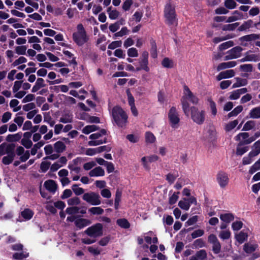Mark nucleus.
I'll use <instances>...</instances> for the list:
<instances>
[{"label": "nucleus", "mask_w": 260, "mask_h": 260, "mask_svg": "<svg viewBox=\"0 0 260 260\" xmlns=\"http://www.w3.org/2000/svg\"><path fill=\"white\" fill-rule=\"evenodd\" d=\"M113 123L119 127H125L128 122V115L119 106L113 107L111 112Z\"/></svg>", "instance_id": "obj_1"}, {"label": "nucleus", "mask_w": 260, "mask_h": 260, "mask_svg": "<svg viewBox=\"0 0 260 260\" xmlns=\"http://www.w3.org/2000/svg\"><path fill=\"white\" fill-rule=\"evenodd\" d=\"M77 31L73 34V40L78 46H82L88 42L89 38L82 23L77 25Z\"/></svg>", "instance_id": "obj_2"}, {"label": "nucleus", "mask_w": 260, "mask_h": 260, "mask_svg": "<svg viewBox=\"0 0 260 260\" xmlns=\"http://www.w3.org/2000/svg\"><path fill=\"white\" fill-rule=\"evenodd\" d=\"M85 234L89 236L96 238L103 235V226L101 223H96L88 228L84 232Z\"/></svg>", "instance_id": "obj_3"}, {"label": "nucleus", "mask_w": 260, "mask_h": 260, "mask_svg": "<svg viewBox=\"0 0 260 260\" xmlns=\"http://www.w3.org/2000/svg\"><path fill=\"white\" fill-rule=\"evenodd\" d=\"M191 117L192 120L196 123L202 124L205 119V112L204 110L199 111L197 107H191L190 108Z\"/></svg>", "instance_id": "obj_4"}, {"label": "nucleus", "mask_w": 260, "mask_h": 260, "mask_svg": "<svg viewBox=\"0 0 260 260\" xmlns=\"http://www.w3.org/2000/svg\"><path fill=\"white\" fill-rule=\"evenodd\" d=\"M164 13L167 24L169 25H173L176 21V13L175 8L172 7L171 4L166 5Z\"/></svg>", "instance_id": "obj_5"}, {"label": "nucleus", "mask_w": 260, "mask_h": 260, "mask_svg": "<svg viewBox=\"0 0 260 260\" xmlns=\"http://www.w3.org/2000/svg\"><path fill=\"white\" fill-rule=\"evenodd\" d=\"M148 57L149 53L147 51H144L142 53L141 56L138 59L139 66L136 68V71L144 70L148 72L150 71V68L148 67Z\"/></svg>", "instance_id": "obj_6"}, {"label": "nucleus", "mask_w": 260, "mask_h": 260, "mask_svg": "<svg viewBox=\"0 0 260 260\" xmlns=\"http://www.w3.org/2000/svg\"><path fill=\"white\" fill-rule=\"evenodd\" d=\"M83 200L91 205H99L101 204L100 195L94 192L85 193L82 196Z\"/></svg>", "instance_id": "obj_7"}, {"label": "nucleus", "mask_w": 260, "mask_h": 260, "mask_svg": "<svg viewBox=\"0 0 260 260\" xmlns=\"http://www.w3.org/2000/svg\"><path fill=\"white\" fill-rule=\"evenodd\" d=\"M168 118L171 127L176 128V125L180 122V118L176 107H172L170 108L168 113Z\"/></svg>", "instance_id": "obj_8"}, {"label": "nucleus", "mask_w": 260, "mask_h": 260, "mask_svg": "<svg viewBox=\"0 0 260 260\" xmlns=\"http://www.w3.org/2000/svg\"><path fill=\"white\" fill-rule=\"evenodd\" d=\"M216 180L221 188H225L229 182L228 174L224 171H219L216 175Z\"/></svg>", "instance_id": "obj_9"}, {"label": "nucleus", "mask_w": 260, "mask_h": 260, "mask_svg": "<svg viewBox=\"0 0 260 260\" xmlns=\"http://www.w3.org/2000/svg\"><path fill=\"white\" fill-rule=\"evenodd\" d=\"M243 48L240 46H236L227 52L228 55L224 57V60H228L237 58L241 56Z\"/></svg>", "instance_id": "obj_10"}, {"label": "nucleus", "mask_w": 260, "mask_h": 260, "mask_svg": "<svg viewBox=\"0 0 260 260\" xmlns=\"http://www.w3.org/2000/svg\"><path fill=\"white\" fill-rule=\"evenodd\" d=\"M45 188L50 192L54 194L57 189V184L53 180H48L44 182Z\"/></svg>", "instance_id": "obj_11"}, {"label": "nucleus", "mask_w": 260, "mask_h": 260, "mask_svg": "<svg viewBox=\"0 0 260 260\" xmlns=\"http://www.w3.org/2000/svg\"><path fill=\"white\" fill-rule=\"evenodd\" d=\"M91 223V221L90 220L85 218H78L75 221V226L80 230L90 225Z\"/></svg>", "instance_id": "obj_12"}, {"label": "nucleus", "mask_w": 260, "mask_h": 260, "mask_svg": "<svg viewBox=\"0 0 260 260\" xmlns=\"http://www.w3.org/2000/svg\"><path fill=\"white\" fill-rule=\"evenodd\" d=\"M257 39H260V35L256 34H251L242 36L239 38V41L241 42H251Z\"/></svg>", "instance_id": "obj_13"}, {"label": "nucleus", "mask_w": 260, "mask_h": 260, "mask_svg": "<svg viewBox=\"0 0 260 260\" xmlns=\"http://www.w3.org/2000/svg\"><path fill=\"white\" fill-rule=\"evenodd\" d=\"M89 175L90 177L103 176L105 171L101 167H96L89 172Z\"/></svg>", "instance_id": "obj_14"}, {"label": "nucleus", "mask_w": 260, "mask_h": 260, "mask_svg": "<svg viewBox=\"0 0 260 260\" xmlns=\"http://www.w3.org/2000/svg\"><path fill=\"white\" fill-rule=\"evenodd\" d=\"M188 101V99L185 95H183L181 99L183 111L184 114L187 116H188L189 111L190 110L189 109V105Z\"/></svg>", "instance_id": "obj_15"}, {"label": "nucleus", "mask_w": 260, "mask_h": 260, "mask_svg": "<svg viewBox=\"0 0 260 260\" xmlns=\"http://www.w3.org/2000/svg\"><path fill=\"white\" fill-rule=\"evenodd\" d=\"M46 86L44 83V80L42 78L37 79L35 85L32 87L31 89L32 92H36L38 91L40 88L44 87Z\"/></svg>", "instance_id": "obj_16"}, {"label": "nucleus", "mask_w": 260, "mask_h": 260, "mask_svg": "<svg viewBox=\"0 0 260 260\" xmlns=\"http://www.w3.org/2000/svg\"><path fill=\"white\" fill-rule=\"evenodd\" d=\"M207 101L209 103V107L211 110L212 115L213 116H215L217 113V110L215 102L212 100L211 97H207Z\"/></svg>", "instance_id": "obj_17"}, {"label": "nucleus", "mask_w": 260, "mask_h": 260, "mask_svg": "<svg viewBox=\"0 0 260 260\" xmlns=\"http://www.w3.org/2000/svg\"><path fill=\"white\" fill-rule=\"evenodd\" d=\"M150 44L151 46L150 48V55L153 58H156L157 57V46L155 41L151 38L150 40Z\"/></svg>", "instance_id": "obj_18"}, {"label": "nucleus", "mask_w": 260, "mask_h": 260, "mask_svg": "<svg viewBox=\"0 0 260 260\" xmlns=\"http://www.w3.org/2000/svg\"><path fill=\"white\" fill-rule=\"evenodd\" d=\"M22 133L19 132L17 134L8 135L6 137V141L9 142L19 141L22 137Z\"/></svg>", "instance_id": "obj_19"}, {"label": "nucleus", "mask_w": 260, "mask_h": 260, "mask_svg": "<svg viewBox=\"0 0 260 260\" xmlns=\"http://www.w3.org/2000/svg\"><path fill=\"white\" fill-rule=\"evenodd\" d=\"M253 24H254L253 21L251 19H249L246 21H244L243 24L238 28V30L239 31H245L252 27Z\"/></svg>", "instance_id": "obj_20"}, {"label": "nucleus", "mask_w": 260, "mask_h": 260, "mask_svg": "<svg viewBox=\"0 0 260 260\" xmlns=\"http://www.w3.org/2000/svg\"><path fill=\"white\" fill-rule=\"evenodd\" d=\"M54 147L55 151L58 153L63 152L66 149V145L60 141H58L55 143L54 144Z\"/></svg>", "instance_id": "obj_21"}, {"label": "nucleus", "mask_w": 260, "mask_h": 260, "mask_svg": "<svg viewBox=\"0 0 260 260\" xmlns=\"http://www.w3.org/2000/svg\"><path fill=\"white\" fill-rule=\"evenodd\" d=\"M220 219L224 222L230 223L234 219V216L231 213L221 214L220 215Z\"/></svg>", "instance_id": "obj_22"}, {"label": "nucleus", "mask_w": 260, "mask_h": 260, "mask_svg": "<svg viewBox=\"0 0 260 260\" xmlns=\"http://www.w3.org/2000/svg\"><path fill=\"white\" fill-rule=\"evenodd\" d=\"M257 246L256 244L253 245L247 243L243 245V250L246 253L250 254L256 250Z\"/></svg>", "instance_id": "obj_23"}, {"label": "nucleus", "mask_w": 260, "mask_h": 260, "mask_svg": "<svg viewBox=\"0 0 260 260\" xmlns=\"http://www.w3.org/2000/svg\"><path fill=\"white\" fill-rule=\"evenodd\" d=\"M21 216L26 220H30L33 216L34 213L30 209L26 208L21 212Z\"/></svg>", "instance_id": "obj_24"}, {"label": "nucleus", "mask_w": 260, "mask_h": 260, "mask_svg": "<svg viewBox=\"0 0 260 260\" xmlns=\"http://www.w3.org/2000/svg\"><path fill=\"white\" fill-rule=\"evenodd\" d=\"M236 240L240 243L242 244L245 241H247L248 235L244 233L243 231H241L238 234L235 236Z\"/></svg>", "instance_id": "obj_25"}, {"label": "nucleus", "mask_w": 260, "mask_h": 260, "mask_svg": "<svg viewBox=\"0 0 260 260\" xmlns=\"http://www.w3.org/2000/svg\"><path fill=\"white\" fill-rule=\"evenodd\" d=\"M116 223L120 227L125 229H128L131 226L129 222L125 218H120L117 219Z\"/></svg>", "instance_id": "obj_26"}, {"label": "nucleus", "mask_w": 260, "mask_h": 260, "mask_svg": "<svg viewBox=\"0 0 260 260\" xmlns=\"http://www.w3.org/2000/svg\"><path fill=\"white\" fill-rule=\"evenodd\" d=\"M100 129L99 126L95 125H87L83 129V133L85 134L88 135L91 132H95Z\"/></svg>", "instance_id": "obj_27"}, {"label": "nucleus", "mask_w": 260, "mask_h": 260, "mask_svg": "<svg viewBox=\"0 0 260 260\" xmlns=\"http://www.w3.org/2000/svg\"><path fill=\"white\" fill-rule=\"evenodd\" d=\"M237 82L233 84L232 88L239 87L243 86H245L248 83V81L246 79H242L241 78H236Z\"/></svg>", "instance_id": "obj_28"}, {"label": "nucleus", "mask_w": 260, "mask_h": 260, "mask_svg": "<svg viewBox=\"0 0 260 260\" xmlns=\"http://www.w3.org/2000/svg\"><path fill=\"white\" fill-rule=\"evenodd\" d=\"M258 60V55L255 54H252L250 55H246L242 59L239 60L240 62H245V61H256Z\"/></svg>", "instance_id": "obj_29"}, {"label": "nucleus", "mask_w": 260, "mask_h": 260, "mask_svg": "<svg viewBox=\"0 0 260 260\" xmlns=\"http://www.w3.org/2000/svg\"><path fill=\"white\" fill-rule=\"evenodd\" d=\"M250 117L251 118H260V107H255L252 109L249 112Z\"/></svg>", "instance_id": "obj_30"}, {"label": "nucleus", "mask_w": 260, "mask_h": 260, "mask_svg": "<svg viewBox=\"0 0 260 260\" xmlns=\"http://www.w3.org/2000/svg\"><path fill=\"white\" fill-rule=\"evenodd\" d=\"M242 110H243L242 106H241V105L238 106L228 114V116L229 118H230L233 116H236L240 113H241L242 111Z\"/></svg>", "instance_id": "obj_31"}, {"label": "nucleus", "mask_w": 260, "mask_h": 260, "mask_svg": "<svg viewBox=\"0 0 260 260\" xmlns=\"http://www.w3.org/2000/svg\"><path fill=\"white\" fill-rule=\"evenodd\" d=\"M242 145H240V143L238 144L236 149V154L237 155L241 156L248 150L249 147L248 146L241 147Z\"/></svg>", "instance_id": "obj_32"}, {"label": "nucleus", "mask_w": 260, "mask_h": 260, "mask_svg": "<svg viewBox=\"0 0 260 260\" xmlns=\"http://www.w3.org/2000/svg\"><path fill=\"white\" fill-rule=\"evenodd\" d=\"M161 64L164 67L168 69L172 68L174 66L173 61L168 57H165L162 59Z\"/></svg>", "instance_id": "obj_33"}, {"label": "nucleus", "mask_w": 260, "mask_h": 260, "mask_svg": "<svg viewBox=\"0 0 260 260\" xmlns=\"http://www.w3.org/2000/svg\"><path fill=\"white\" fill-rule=\"evenodd\" d=\"M239 25V22H236L232 24H228L223 25L222 26V30L223 31L226 30H234Z\"/></svg>", "instance_id": "obj_34"}, {"label": "nucleus", "mask_w": 260, "mask_h": 260, "mask_svg": "<svg viewBox=\"0 0 260 260\" xmlns=\"http://www.w3.org/2000/svg\"><path fill=\"white\" fill-rule=\"evenodd\" d=\"M188 101L193 104H197L199 102V99L197 96L194 95L191 91H189V93L185 95Z\"/></svg>", "instance_id": "obj_35"}, {"label": "nucleus", "mask_w": 260, "mask_h": 260, "mask_svg": "<svg viewBox=\"0 0 260 260\" xmlns=\"http://www.w3.org/2000/svg\"><path fill=\"white\" fill-rule=\"evenodd\" d=\"M88 211L93 215H101L104 213V210L100 207H91Z\"/></svg>", "instance_id": "obj_36"}, {"label": "nucleus", "mask_w": 260, "mask_h": 260, "mask_svg": "<svg viewBox=\"0 0 260 260\" xmlns=\"http://www.w3.org/2000/svg\"><path fill=\"white\" fill-rule=\"evenodd\" d=\"M155 137L153 134L150 132H147L145 133V140L148 143H153L155 141Z\"/></svg>", "instance_id": "obj_37"}, {"label": "nucleus", "mask_w": 260, "mask_h": 260, "mask_svg": "<svg viewBox=\"0 0 260 260\" xmlns=\"http://www.w3.org/2000/svg\"><path fill=\"white\" fill-rule=\"evenodd\" d=\"M255 125V122L253 120H249L247 121L243 126L242 131H247L252 129Z\"/></svg>", "instance_id": "obj_38"}, {"label": "nucleus", "mask_w": 260, "mask_h": 260, "mask_svg": "<svg viewBox=\"0 0 260 260\" xmlns=\"http://www.w3.org/2000/svg\"><path fill=\"white\" fill-rule=\"evenodd\" d=\"M128 31L129 30L126 27H123L121 28L119 31H118L114 34L113 38L116 39L117 37H121L127 34Z\"/></svg>", "instance_id": "obj_39"}, {"label": "nucleus", "mask_w": 260, "mask_h": 260, "mask_svg": "<svg viewBox=\"0 0 260 260\" xmlns=\"http://www.w3.org/2000/svg\"><path fill=\"white\" fill-rule=\"evenodd\" d=\"M72 189L76 196L81 195L84 192V189L81 187H79L78 185L76 184L72 185Z\"/></svg>", "instance_id": "obj_40"}, {"label": "nucleus", "mask_w": 260, "mask_h": 260, "mask_svg": "<svg viewBox=\"0 0 260 260\" xmlns=\"http://www.w3.org/2000/svg\"><path fill=\"white\" fill-rule=\"evenodd\" d=\"M234 46V42L232 41H229L226 42L221 44L219 46V50L220 51L224 50L231 47Z\"/></svg>", "instance_id": "obj_41"}, {"label": "nucleus", "mask_w": 260, "mask_h": 260, "mask_svg": "<svg viewBox=\"0 0 260 260\" xmlns=\"http://www.w3.org/2000/svg\"><path fill=\"white\" fill-rule=\"evenodd\" d=\"M72 121L73 116L69 113L66 114L63 117H61L59 119V121L63 123L72 122Z\"/></svg>", "instance_id": "obj_42"}, {"label": "nucleus", "mask_w": 260, "mask_h": 260, "mask_svg": "<svg viewBox=\"0 0 260 260\" xmlns=\"http://www.w3.org/2000/svg\"><path fill=\"white\" fill-rule=\"evenodd\" d=\"M183 198V200H181L178 202V206L182 209L187 211L190 208V205L187 201Z\"/></svg>", "instance_id": "obj_43"}, {"label": "nucleus", "mask_w": 260, "mask_h": 260, "mask_svg": "<svg viewBox=\"0 0 260 260\" xmlns=\"http://www.w3.org/2000/svg\"><path fill=\"white\" fill-rule=\"evenodd\" d=\"M28 253L16 252L13 255V258L14 259H22L28 256Z\"/></svg>", "instance_id": "obj_44"}, {"label": "nucleus", "mask_w": 260, "mask_h": 260, "mask_svg": "<svg viewBox=\"0 0 260 260\" xmlns=\"http://www.w3.org/2000/svg\"><path fill=\"white\" fill-rule=\"evenodd\" d=\"M80 208L77 206H73L68 207L66 209V212L69 215H72L78 213L79 212Z\"/></svg>", "instance_id": "obj_45"}, {"label": "nucleus", "mask_w": 260, "mask_h": 260, "mask_svg": "<svg viewBox=\"0 0 260 260\" xmlns=\"http://www.w3.org/2000/svg\"><path fill=\"white\" fill-rule=\"evenodd\" d=\"M126 93L127 96L128 103L130 106L135 105V99L132 95L129 89H127L126 90Z\"/></svg>", "instance_id": "obj_46"}, {"label": "nucleus", "mask_w": 260, "mask_h": 260, "mask_svg": "<svg viewBox=\"0 0 260 260\" xmlns=\"http://www.w3.org/2000/svg\"><path fill=\"white\" fill-rule=\"evenodd\" d=\"M238 124V121L237 120L231 121L226 125L225 129L226 131L229 132L234 129Z\"/></svg>", "instance_id": "obj_47"}, {"label": "nucleus", "mask_w": 260, "mask_h": 260, "mask_svg": "<svg viewBox=\"0 0 260 260\" xmlns=\"http://www.w3.org/2000/svg\"><path fill=\"white\" fill-rule=\"evenodd\" d=\"M240 69L245 72H251L253 69V66L251 64H243L240 66Z\"/></svg>", "instance_id": "obj_48"}, {"label": "nucleus", "mask_w": 260, "mask_h": 260, "mask_svg": "<svg viewBox=\"0 0 260 260\" xmlns=\"http://www.w3.org/2000/svg\"><path fill=\"white\" fill-rule=\"evenodd\" d=\"M224 6L229 9H233L236 7L237 4L234 0H225Z\"/></svg>", "instance_id": "obj_49"}, {"label": "nucleus", "mask_w": 260, "mask_h": 260, "mask_svg": "<svg viewBox=\"0 0 260 260\" xmlns=\"http://www.w3.org/2000/svg\"><path fill=\"white\" fill-rule=\"evenodd\" d=\"M68 204L69 206L78 205L80 204V199L77 197L69 199L68 200Z\"/></svg>", "instance_id": "obj_50"}, {"label": "nucleus", "mask_w": 260, "mask_h": 260, "mask_svg": "<svg viewBox=\"0 0 260 260\" xmlns=\"http://www.w3.org/2000/svg\"><path fill=\"white\" fill-rule=\"evenodd\" d=\"M51 165L50 161H42L40 165V169L41 172L45 173L49 169Z\"/></svg>", "instance_id": "obj_51"}, {"label": "nucleus", "mask_w": 260, "mask_h": 260, "mask_svg": "<svg viewBox=\"0 0 260 260\" xmlns=\"http://www.w3.org/2000/svg\"><path fill=\"white\" fill-rule=\"evenodd\" d=\"M198 259L203 260L207 258V252L205 250L202 249L198 251L196 253Z\"/></svg>", "instance_id": "obj_52"}, {"label": "nucleus", "mask_w": 260, "mask_h": 260, "mask_svg": "<svg viewBox=\"0 0 260 260\" xmlns=\"http://www.w3.org/2000/svg\"><path fill=\"white\" fill-rule=\"evenodd\" d=\"M127 55L130 57H136L138 56V52L136 48L132 47L127 50Z\"/></svg>", "instance_id": "obj_53"}, {"label": "nucleus", "mask_w": 260, "mask_h": 260, "mask_svg": "<svg viewBox=\"0 0 260 260\" xmlns=\"http://www.w3.org/2000/svg\"><path fill=\"white\" fill-rule=\"evenodd\" d=\"M122 45L121 41H113L108 45V49L113 50L116 48L120 47Z\"/></svg>", "instance_id": "obj_54"}, {"label": "nucleus", "mask_w": 260, "mask_h": 260, "mask_svg": "<svg viewBox=\"0 0 260 260\" xmlns=\"http://www.w3.org/2000/svg\"><path fill=\"white\" fill-rule=\"evenodd\" d=\"M133 4V0H125L123 3L122 8L125 11L129 10Z\"/></svg>", "instance_id": "obj_55"}, {"label": "nucleus", "mask_w": 260, "mask_h": 260, "mask_svg": "<svg viewBox=\"0 0 260 260\" xmlns=\"http://www.w3.org/2000/svg\"><path fill=\"white\" fill-rule=\"evenodd\" d=\"M198 216L197 215L193 216L189 218L188 220L185 223V226H188L196 223L198 221Z\"/></svg>", "instance_id": "obj_56"}, {"label": "nucleus", "mask_w": 260, "mask_h": 260, "mask_svg": "<svg viewBox=\"0 0 260 260\" xmlns=\"http://www.w3.org/2000/svg\"><path fill=\"white\" fill-rule=\"evenodd\" d=\"M112 149L110 145H104L96 148L98 153H101L104 151L110 152Z\"/></svg>", "instance_id": "obj_57"}, {"label": "nucleus", "mask_w": 260, "mask_h": 260, "mask_svg": "<svg viewBox=\"0 0 260 260\" xmlns=\"http://www.w3.org/2000/svg\"><path fill=\"white\" fill-rule=\"evenodd\" d=\"M232 14L233 15V16L238 18V20L243 19H246L248 17L247 14H246L245 16L244 17L243 14L238 10L234 11L232 13Z\"/></svg>", "instance_id": "obj_58"}, {"label": "nucleus", "mask_w": 260, "mask_h": 260, "mask_svg": "<svg viewBox=\"0 0 260 260\" xmlns=\"http://www.w3.org/2000/svg\"><path fill=\"white\" fill-rule=\"evenodd\" d=\"M26 47L25 46H20L16 47V53L19 55H24L26 54Z\"/></svg>", "instance_id": "obj_59"}, {"label": "nucleus", "mask_w": 260, "mask_h": 260, "mask_svg": "<svg viewBox=\"0 0 260 260\" xmlns=\"http://www.w3.org/2000/svg\"><path fill=\"white\" fill-rule=\"evenodd\" d=\"M179 193V192H177V193L174 192L171 197H169V203L170 205H173L176 203L178 199V194Z\"/></svg>", "instance_id": "obj_60"}, {"label": "nucleus", "mask_w": 260, "mask_h": 260, "mask_svg": "<svg viewBox=\"0 0 260 260\" xmlns=\"http://www.w3.org/2000/svg\"><path fill=\"white\" fill-rule=\"evenodd\" d=\"M243 226V223L241 221H236L233 222L232 228L234 231H239Z\"/></svg>", "instance_id": "obj_61"}, {"label": "nucleus", "mask_w": 260, "mask_h": 260, "mask_svg": "<svg viewBox=\"0 0 260 260\" xmlns=\"http://www.w3.org/2000/svg\"><path fill=\"white\" fill-rule=\"evenodd\" d=\"M204 234V231L203 230L199 229L194 231L191 234L192 239H196L198 237L202 236Z\"/></svg>", "instance_id": "obj_62"}, {"label": "nucleus", "mask_w": 260, "mask_h": 260, "mask_svg": "<svg viewBox=\"0 0 260 260\" xmlns=\"http://www.w3.org/2000/svg\"><path fill=\"white\" fill-rule=\"evenodd\" d=\"M220 250L221 245L219 241L213 244L212 250L215 254H218Z\"/></svg>", "instance_id": "obj_63"}, {"label": "nucleus", "mask_w": 260, "mask_h": 260, "mask_svg": "<svg viewBox=\"0 0 260 260\" xmlns=\"http://www.w3.org/2000/svg\"><path fill=\"white\" fill-rule=\"evenodd\" d=\"M21 144L27 149L30 148L32 146V142L30 140L22 139L21 142Z\"/></svg>", "instance_id": "obj_64"}]
</instances>
